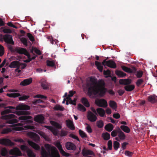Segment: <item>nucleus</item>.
<instances>
[{
    "label": "nucleus",
    "instance_id": "0eeeda50",
    "mask_svg": "<svg viewBox=\"0 0 157 157\" xmlns=\"http://www.w3.org/2000/svg\"><path fill=\"white\" fill-rule=\"evenodd\" d=\"M27 134L28 136L36 142L38 143L40 141V137L37 134L34 132H28Z\"/></svg>",
    "mask_w": 157,
    "mask_h": 157
},
{
    "label": "nucleus",
    "instance_id": "5701e85b",
    "mask_svg": "<svg viewBox=\"0 0 157 157\" xmlns=\"http://www.w3.org/2000/svg\"><path fill=\"white\" fill-rule=\"evenodd\" d=\"M119 83L121 84H129L131 83V81L129 79H120Z\"/></svg>",
    "mask_w": 157,
    "mask_h": 157
},
{
    "label": "nucleus",
    "instance_id": "6e6d98bb",
    "mask_svg": "<svg viewBox=\"0 0 157 157\" xmlns=\"http://www.w3.org/2000/svg\"><path fill=\"white\" fill-rule=\"evenodd\" d=\"M29 97V96L28 95H23L19 97V99L20 100H24L27 99Z\"/></svg>",
    "mask_w": 157,
    "mask_h": 157
},
{
    "label": "nucleus",
    "instance_id": "79ce46f5",
    "mask_svg": "<svg viewBox=\"0 0 157 157\" xmlns=\"http://www.w3.org/2000/svg\"><path fill=\"white\" fill-rule=\"evenodd\" d=\"M26 66L27 65L26 63H23L19 62L18 68L19 69H23L25 68L26 67Z\"/></svg>",
    "mask_w": 157,
    "mask_h": 157
},
{
    "label": "nucleus",
    "instance_id": "7c9ffc66",
    "mask_svg": "<svg viewBox=\"0 0 157 157\" xmlns=\"http://www.w3.org/2000/svg\"><path fill=\"white\" fill-rule=\"evenodd\" d=\"M95 63L98 70L101 72H102L103 71V67L101 65V63L98 61H95Z\"/></svg>",
    "mask_w": 157,
    "mask_h": 157
},
{
    "label": "nucleus",
    "instance_id": "dca6fc26",
    "mask_svg": "<svg viewBox=\"0 0 157 157\" xmlns=\"http://www.w3.org/2000/svg\"><path fill=\"white\" fill-rule=\"evenodd\" d=\"M66 147L69 150H75L76 148L75 146L73 143L68 142L66 143Z\"/></svg>",
    "mask_w": 157,
    "mask_h": 157
},
{
    "label": "nucleus",
    "instance_id": "f8f14e48",
    "mask_svg": "<svg viewBox=\"0 0 157 157\" xmlns=\"http://www.w3.org/2000/svg\"><path fill=\"white\" fill-rule=\"evenodd\" d=\"M34 121L40 123H42L44 122V117L42 115H37L34 117Z\"/></svg>",
    "mask_w": 157,
    "mask_h": 157
},
{
    "label": "nucleus",
    "instance_id": "f03ea898",
    "mask_svg": "<svg viewBox=\"0 0 157 157\" xmlns=\"http://www.w3.org/2000/svg\"><path fill=\"white\" fill-rule=\"evenodd\" d=\"M86 86L89 87L88 94L90 98H93L96 95L102 96L105 93L106 89L105 88V83L102 80L97 79L93 77L90 78L89 82L86 83Z\"/></svg>",
    "mask_w": 157,
    "mask_h": 157
},
{
    "label": "nucleus",
    "instance_id": "aec40b11",
    "mask_svg": "<svg viewBox=\"0 0 157 157\" xmlns=\"http://www.w3.org/2000/svg\"><path fill=\"white\" fill-rule=\"evenodd\" d=\"M45 127L48 129L50 130L54 135H57L58 134V130L52 127L48 126H45Z\"/></svg>",
    "mask_w": 157,
    "mask_h": 157
},
{
    "label": "nucleus",
    "instance_id": "393cba45",
    "mask_svg": "<svg viewBox=\"0 0 157 157\" xmlns=\"http://www.w3.org/2000/svg\"><path fill=\"white\" fill-rule=\"evenodd\" d=\"M105 128L106 131L111 132L113 130V126L111 124L109 123L105 126Z\"/></svg>",
    "mask_w": 157,
    "mask_h": 157
},
{
    "label": "nucleus",
    "instance_id": "37998d69",
    "mask_svg": "<svg viewBox=\"0 0 157 157\" xmlns=\"http://www.w3.org/2000/svg\"><path fill=\"white\" fill-rule=\"evenodd\" d=\"M78 110L82 112L85 111L86 110V108L80 104L78 105Z\"/></svg>",
    "mask_w": 157,
    "mask_h": 157
},
{
    "label": "nucleus",
    "instance_id": "f257e3e1",
    "mask_svg": "<svg viewBox=\"0 0 157 157\" xmlns=\"http://www.w3.org/2000/svg\"><path fill=\"white\" fill-rule=\"evenodd\" d=\"M5 110L2 111L1 114L2 116L1 118L2 119L9 120L6 123L12 124V128H7L3 129L1 132V134H6L12 131H22L24 130V127L26 129H33L35 128L32 125L24 126V124H28L32 123L33 121V117L30 116H23L19 117L18 119L22 120V123H18L17 120L13 119L16 116L13 114L6 115L9 113H14L18 116L28 115L30 114L29 112L26 110H29L30 107L29 106L24 104L19 105L15 108L14 107L9 106L5 107Z\"/></svg>",
    "mask_w": 157,
    "mask_h": 157
},
{
    "label": "nucleus",
    "instance_id": "1a4fd4ad",
    "mask_svg": "<svg viewBox=\"0 0 157 157\" xmlns=\"http://www.w3.org/2000/svg\"><path fill=\"white\" fill-rule=\"evenodd\" d=\"M0 144L5 146H13L14 145L13 143L10 140L7 138L0 139Z\"/></svg>",
    "mask_w": 157,
    "mask_h": 157
},
{
    "label": "nucleus",
    "instance_id": "72a5a7b5",
    "mask_svg": "<svg viewBox=\"0 0 157 157\" xmlns=\"http://www.w3.org/2000/svg\"><path fill=\"white\" fill-rule=\"evenodd\" d=\"M6 95L10 97L15 98L19 96L20 94L18 93H15L11 94H7Z\"/></svg>",
    "mask_w": 157,
    "mask_h": 157
},
{
    "label": "nucleus",
    "instance_id": "4c0bfd02",
    "mask_svg": "<svg viewBox=\"0 0 157 157\" xmlns=\"http://www.w3.org/2000/svg\"><path fill=\"white\" fill-rule=\"evenodd\" d=\"M17 52L21 54H25L27 52L26 49L24 48H20L17 49Z\"/></svg>",
    "mask_w": 157,
    "mask_h": 157
},
{
    "label": "nucleus",
    "instance_id": "c9c22d12",
    "mask_svg": "<svg viewBox=\"0 0 157 157\" xmlns=\"http://www.w3.org/2000/svg\"><path fill=\"white\" fill-rule=\"evenodd\" d=\"M102 136L103 139L105 140H108L110 138V134L108 132H105L103 133Z\"/></svg>",
    "mask_w": 157,
    "mask_h": 157
},
{
    "label": "nucleus",
    "instance_id": "ddd939ff",
    "mask_svg": "<svg viewBox=\"0 0 157 157\" xmlns=\"http://www.w3.org/2000/svg\"><path fill=\"white\" fill-rule=\"evenodd\" d=\"M122 68L124 71L129 73H135L136 71V68L134 67L130 68L125 66H122Z\"/></svg>",
    "mask_w": 157,
    "mask_h": 157
},
{
    "label": "nucleus",
    "instance_id": "338daca9",
    "mask_svg": "<svg viewBox=\"0 0 157 157\" xmlns=\"http://www.w3.org/2000/svg\"><path fill=\"white\" fill-rule=\"evenodd\" d=\"M14 141L17 142H19L21 143H23L24 142V140L22 139H17L14 140Z\"/></svg>",
    "mask_w": 157,
    "mask_h": 157
},
{
    "label": "nucleus",
    "instance_id": "c85d7f7f",
    "mask_svg": "<svg viewBox=\"0 0 157 157\" xmlns=\"http://www.w3.org/2000/svg\"><path fill=\"white\" fill-rule=\"evenodd\" d=\"M53 109L55 111H63L64 108L60 105H56L54 107Z\"/></svg>",
    "mask_w": 157,
    "mask_h": 157
},
{
    "label": "nucleus",
    "instance_id": "c756f323",
    "mask_svg": "<svg viewBox=\"0 0 157 157\" xmlns=\"http://www.w3.org/2000/svg\"><path fill=\"white\" fill-rule=\"evenodd\" d=\"M82 154L84 156H86L88 155H93L94 153L93 151L91 150H87L84 151H83Z\"/></svg>",
    "mask_w": 157,
    "mask_h": 157
},
{
    "label": "nucleus",
    "instance_id": "680f3d73",
    "mask_svg": "<svg viewBox=\"0 0 157 157\" xmlns=\"http://www.w3.org/2000/svg\"><path fill=\"white\" fill-rule=\"evenodd\" d=\"M69 100L70 101H69V103L71 104H72L74 105H76V98H74V100H72L71 99L70 100Z\"/></svg>",
    "mask_w": 157,
    "mask_h": 157
},
{
    "label": "nucleus",
    "instance_id": "a18cd8bd",
    "mask_svg": "<svg viewBox=\"0 0 157 157\" xmlns=\"http://www.w3.org/2000/svg\"><path fill=\"white\" fill-rule=\"evenodd\" d=\"M47 66L53 67L55 66V63L53 61L48 60L47 61Z\"/></svg>",
    "mask_w": 157,
    "mask_h": 157
},
{
    "label": "nucleus",
    "instance_id": "bb28decb",
    "mask_svg": "<svg viewBox=\"0 0 157 157\" xmlns=\"http://www.w3.org/2000/svg\"><path fill=\"white\" fill-rule=\"evenodd\" d=\"M109 105L114 110H116L117 108V105L115 102L113 101H109Z\"/></svg>",
    "mask_w": 157,
    "mask_h": 157
},
{
    "label": "nucleus",
    "instance_id": "412c9836",
    "mask_svg": "<svg viewBox=\"0 0 157 157\" xmlns=\"http://www.w3.org/2000/svg\"><path fill=\"white\" fill-rule=\"evenodd\" d=\"M19 61H14L12 62L10 64L9 67L11 68H18Z\"/></svg>",
    "mask_w": 157,
    "mask_h": 157
},
{
    "label": "nucleus",
    "instance_id": "0e129e2a",
    "mask_svg": "<svg viewBox=\"0 0 157 157\" xmlns=\"http://www.w3.org/2000/svg\"><path fill=\"white\" fill-rule=\"evenodd\" d=\"M86 124L87 125L86 127V131L89 133H91L92 132V130L91 127L89 125L87 124Z\"/></svg>",
    "mask_w": 157,
    "mask_h": 157
},
{
    "label": "nucleus",
    "instance_id": "09e8293b",
    "mask_svg": "<svg viewBox=\"0 0 157 157\" xmlns=\"http://www.w3.org/2000/svg\"><path fill=\"white\" fill-rule=\"evenodd\" d=\"M120 144L117 141H115L113 143V147L114 149L117 150L119 147Z\"/></svg>",
    "mask_w": 157,
    "mask_h": 157
},
{
    "label": "nucleus",
    "instance_id": "7ed1b4c3",
    "mask_svg": "<svg viewBox=\"0 0 157 157\" xmlns=\"http://www.w3.org/2000/svg\"><path fill=\"white\" fill-rule=\"evenodd\" d=\"M45 148H41V154L42 157H60L56 148L53 146L46 144L44 145Z\"/></svg>",
    "mask_w": 157,
    "mask_h": 157
},
{
    "label": "nucleus",
    "instance_id": "e433bc0d",
    "mask_svg": "<svg viewBox=\"0 0 157 157\" xmlns=\"http://www.w3.org/2000/svg\"><path fill=\"white\" fill-rule=\"evenodd\" d=\"M28 156L29 157H35V155L33 151L30 149H29L26 152Z\"/></svg>",
    "mask_w": 157,
    "mask_h": 157
},
{
    "label": "nucleus",
    "instance_id": "a878e982",
    "mask_svg": "<svg viewBox=\"0 0 157 157\" xmlns=\"http://www.w3.org/2000/svg\"><path fill=\"white\" fill-rule=\"evenodd\" d=\"M135 88V86L133 85H130L126 86L124 87L126 90L128 91H131Z\"/></svg>",
    "mask_w": 157,
    "mask_h": 157
},
{
    "label": "nucleus",
    "instance_id": "4be33fe9",
    "mask_svg": "<svg viewBox=\"0 0 157 157\" xmlns=\"http://www.w3.org/2000/svg\"><path fill=\"white\" fill-rule=\"evenodd\" d=\"M38 133L40 136L44 138L45 140L47 141H49L50 140V139L48 136L46 135L44 132L41 131H39L38 132Z\"/></svg>",
    "mask_w": 157,
    "mask_h": 157
},
{
    "label": "nucleus",
    "instance_id": "58836bf2",
    "mask_svg": "<svg viewBox=\"0 0 157 157\" xmlns=\"http://www.w3.org/2000/svg\"><path fill=\"white\" fill-rule=\"evenodd\" d=\"M134 73L135 74V75L138 78H140L141 77L143 74V71H136V72Z\"/></svg>",
    "mask_w": 157,
    "mask_h": 157
},
{
    "label": "nucleus",
    "instance_id": "a19ab883",
    "mask_svg": "<svg viewBox=\"0 0 157 157\" xmlns=\"http://www.w3.org/2000/svg\"><path fill=\"white\" fill-rule=\"evenodd\" d=\"M20 148L23 152H26L29 149L28 147L24 145H21V146Z\"/></svg>",
    "mask_w": 157,
    "mask_h": 157
},
{
    "label": "nucleus",
    "instance_id": "423d86ee",
    "mask_svg": "<svg viewBox=\"0 0 157 157\" xmlns=\"http://www.w3.org/2000/svg\"><path fill=\"white\" fill-rule=\"evenodd\" d=\"M9 153L10 155H13L14 156H21L22 155L21 151L17 147H15L10 150L9 151Z\"/></svg>",
    "mask_w": 157,
    "mask_h": 157
},
{
    "label": "nucleus",
    "instance_id": "5fc2aeb1",
    "mask_svg": "<svg viewBox=\"0 0 157 157\" xmlns=\"http://www.w3.org/2000/svg\"><path fill=\"white\" fill-rule=\"evenodd\" d=\"M144 82V80L141 78L137 80L136 82V85L138 86H140Z\"/></svg>",
    "mask_w": 157,
    "mask_h": 157
},
{
    "label": "nucleus",
    "instance_id": "473e14b6",
    "mask_svg": "<svg viewBox=\"0 0 157 157\" xmlns=\"http://www.w3.org/2000/svg\"><path fill=\"white\" fill-rule=\"evenodd\" d=\"M50 123L51 124L57 128L60 129L62 128L61 125L59 124L55 121H50Z\"/></svg>",
    "mask_w": 157,
    "mask_h": 157
},
{
    "label": "nucleus",
    "instance_id": "c03bdc74",
    "mask_svg": "<svg viewBox=\"0 0 157 157\" xmlns=\"http://www.w3.org/2000/svg\"><path fill=\"white\" fill-rule=\"evenodd\" d=\"M41 86L44 89H47L48 88V84L46 81L43 82L41 83Z\"/></svg>",
    "mask_w": 157,
    "mask_h": 157
},
{
    "label": "nucleus",
    "instance_id": "b1692460",
    "mask_svg": "<svg viewBox=\"0 0 157 157\" xmlns=\"http://www.w3.org/2000/svg\"><path fill=\"white\" fill-rule=\"evenodd\" d=\"M4 38L5 40L9 43H11L13 41L12 36L10 35H5Z\"/></svg>",
    "mask_w": 157,
    "mask_h": 157
},
{
    "label": "nucleus",
    "instance_id": "ea45409f",
    "mask_svg": "<svg viewBox=\"0 0 157 157\" xmlns=\"http://www.w3.org/2000/svg\"><path fill=\"white\" fill-rule=\"evenodd\" d=\"M75 93V91H69V94L66 98L67 100L71 99V97L73 96L74 94Z\"/></svg>",
    "mask_w": 157,
    "mask_h": 157
},
{
    "label": "nucleus",
    "instance_id": "f704fd0d",
    "mask_svg": "<svg viewBox=\"0 0 157 157\" xmlns=\"http://www.w3.org/2000/svg\"><path fill=\"white\" fill-rule=\"evenodd\" d=\"M116 74L120 77H124L126 76V74L122 71H117L116 72Z\"/></svg>",
    "mask_w": 157,
    "mask_h": 157
},
{
    "label": "nucleus",
    "instance_id": "774afa93",
    "mask_svg": "<svg viewBox=\"0 0 157 157\" xmlns=\"http://www.w3.org/2000/svg\"><path fill=\"white\" fill-rule=\"evenodd\" d=\"M48 39L49 40L52 44H54V40L53 39L52 36H48Z\"/></svg>",
    "mask_w": 157,
    "mask_h": 157
},
{
    "label": "nucleus",
    "instance_id": "4d7b16f0",
    "mask_svg": "<svg viewBox=\"0 0 157 157\" xmlns=\"http://www.w3.org/2000/svg\"><path fill=\"white\" fill-rule=\"evenodd\" d=\"M2 32L5 33H12V31L10 29L4 28L2 29Z\"/></svg>",
    "mask_w": 157,
    "mask_h": 157
},
{
    "label": "nucleus",
    "instance_id": "6ab92c4d",
    "mask_svg": "<svg viewBox=\"0 0 157 157\" xmlns=\"http://www.w3.org/2000/svg\"><path fill=\"white\" fill-rule=\"evenodd\" d=\"M97 111L99 116L101 117H103L105 114L104 110L101 108H99L97 109Z\"/></svg>",
    "mask_w": 157,
    "mask_h": 157
},
{
    "label": "nucleus",
    "instance_id": "f3484780",
    "mask_svg": "<svg viewBox=\"0 0 157 157\" xmlns=\"http://www.w3.org/2000/svg\"><path fill=\"white\" fill-rule=\"evenodd\" d=\"M56 146L58 148L59 150L60 153L64 156H66L68 154L63 149L62 147L61 144L59 143H56Z\"/></svg>",
    "mask_w": 157,
    "mask_h": 157
},
{
    "label": "nucleus",
    "instance_id": "39448f33",
    "mask_svg": "<svg viewBox=\"0 0 157 157\" xmlns=\"http://www.w3.org/2000/svg\"><path fill=\"white\" fill-rule=\"evenodd\" d=\"M102 64L104 66H106L111 68H115L117 67L116 64L113 60L106 61L105 59L103 60Z\"/></svg>",
    "mask_w": 157,
    "mask_h": 157
},
{
    "label": "nucleus",
    "instance_id": "6e6552de",
    "mask_svg": "<svg viewBox=\"0 0 157 157\" xmlns=\"http://www.w3.org/2000/svg\"><path fill=\"white\" fill-rule=\"evenodd\" d=\"M95 103L98 106L103 107H106L108 105L106 101L104 99L96 100Z\"/></svg>",
    "mask_w": 157,
    "mask_h": 157
},
{
    "label": "nucleus",
    "instance_id": "2eb2a0df",
    "mask_svg": "<svg viewBox=\"0 0 157 157\" xmlns=\"http://www.w3.org/2000/svg\"><path fill=\"white\" fill-rule=\"evenodd\" d=\"M66 125L67 127L71 130L75 129L73 122L70 120H67L66 121Z\"/></svg>",
    "mask_w": 157,
    "mask_h": 157
},
{
    "label": "nucleus",
    "instance_id": "9b49d317",
    "mask_svg": "<svg viewBox=\"0 0 157 157\" xmlns=\"http://www.w3.org/2000/svg\"><path fill=\"white\" fill-rule=\"evenodd\" d=\"M32 81L33 80L31 78L25 79L21 82L20 85L24 86L29 85L32 82Z\"/></svg>",
    "mask_w": 157,
    "mask_h": 157
},
{
    "label": "nucleus",
    "instance_id": "603ef678",
    "mask_svg": "<svg viewBox=\"0 0 157 157\" xmlns=\"http://www.w3.org/2000/svg\"><path fill=\"white\" fill-rule=\"evenodd\" d=\"M103 122L101 120L98 121L97 122V126L99 128H102L103 126Z\"/></svg>",
    "mask_w": 157,
    "mask_h": 157
},
{
    "label": "nucleus",
    "instance_id": "9d476101",
    "mask_svg": "<svg viewBox=\"0 0 157 157\" xmlns=\"http://www.w3.org/2000/svg\"><path fill=\"white\" fill-rule=\"evenodd\" d=\"M87 117L88 119L91 122L95 121L97 119L96 115L90 111L88 112Z\"/></svg>",
    "mask_w": 157,
    "mask_h": 157
},
{
    "label": "nucleus",
    "instance_id": "de8ad7c7",
    "mask_svg": "<svg viewBox=\"0 0 157 157\" xmlns=\"http://www.w3.org/2000/svg\"><path fill=\"white\" fill-rule=\"evenodd\" d=\"M8 151L5 148H2L1 150V154L2 156H5L7 154Z\"/></svg>",
    "mask_w": 157,
    "mask_h": 157
},
{
    "label": "nucleus",
    "instance_id": "4468645a",
    "mask_svg": "<svg viewBox=\"0 0 157 157\" xmlns=\"http://www.w3.org/2000/svg\"><path fill=\"white\" fill-rule=\"evenodd\" d=\"M27 142L35 150H38L40 149V147L38 144L30 140H28Z\"/></svg>",
    "mask_w": 157,
    "mask_h": 157
},
{
    "label": "nucleus",
    "instance_id": "bf43d9fd",
    "mask_svg": "<svg viewBox=\"0 0 157 157\" xmlns=\"http://www.w3.org/2000/svg\"><path fill=\"white\" fill-rule=\"evenodd\" d=\"M67 131L62 130L60 132V135L61 136H64L67 135Z\"/></svg>",
    "mask_w": 157,
    "mask_h": 157
},
{
    "label": "nucleus",
    "instance_id": "8fccbe9b",
    "mask_svg": "<svg viewBox=\"0 0 157 157\" xmlns=\"http://www.w3.org/2000/svg\"><path fill=\"white\" fill-rule=\"evenodd\" d=\"M79 132L80 136L82 138H85L87 137V135L85 133L81 130H79Z\"/></svg>",
    "mask_w": 157,
    "mask_h": 157
},
{
    "label": "nucleus",
    "instance_id": "49530a36",
    "mask_svg": "<svg viewBox=\"0 0 157 157\" xmlns=\"http://www.w3.org/2000/svg\"><path fill=\"white\" fill-rule=\"evenodd\" d=\"M27 36L29 38V40L32 42H34L35 40L33 36L29 33H28L27 34Z\"/></svg>",
    "mask_w": 157,
    "mask_h": 157
},
{
    "label": "nucleus",
    "instance_id": "69168bd1",
    "mask_svg": "<svg viewBox=\"0 0 157 157\" xmlns=\"http://www.w3.org/2000/svg\"><path fill=\"white\" fill-rule=\"evenodd\" d=\"M125 154L128 157L131 156L132 155V153L128 151H125Z\"/></svg>",
    "mask_w": 157,
    "mask_h": 157
},
{
    "label": "nucleus",
    "instance_id": "e2e57ef3",
    "mask_svg": "<svg viewBox=\"0 0 157 157\" xmlns=\"http://www.w3.org/2000/svg\"><path fill=\"white\" fill-rule=\"evenodd\" d=\"M108 146L109 149L111 150L112 148V143L111 140H109L108 142Z\"/></svg>",
    "mask_w": 157,
    "mask_h": 157
},
{
    "label": "nucleus",
    "instance_id": "a211bd4d",
    "mask_svg": "<svg viewBox=\"0 0 157 157\" xmlns=\"http://www.w3.org/2000/svg\"><path fill=\"white\" fill-rule=\"evenodd\" d=\"M157 96L155 95H151L148 97V101L151 103H154L157 101Z\"/></svg>",
    "mask_w": 157,
    "mask_h": 157
},
{
    "label": "nucleus",
    "instance_id": "cd10ccee",
    "mask_svg": "<svg viewBox=\"0 0 157 157\" xmlns=\"http://www.w3.org/2000/svg\"><path fill=\"white\" fill-rule=\"evenodd\" d=\"M82 103L86 107H89L90 106L89 103L86 98H83L81 100Z\"/></svg>",
    "mask_w": 157,
    "mask_h": 157
},
{
    "label": "nucleus",
    "instance_id": "3c124183",
    "mask_svg": "<svg viewBox=\"0 0 157 157\" xmlns=\"http://www.w3.org/2000/svg\"><path fill=\"white\" fill-rule=\"evenodd\" d=\"M4 53V50L3 47L0 44V56L3 55ZM1 61V60L0 58V63Z\"/></svg>",
    "mask_w": 157,
    "mask_h": 157
},
{
    "label": "nucleus",
    "instance_id": "13d9d810",
    "mask_svg": "<svg viewBox=\"0 0 157 157\" xmlns=\"http://www.w3.org/2000/svg\"><path fill=\"white\" fill-rule=\"evenodd\" d=\"M34 98H40L41 99H46L47 97L46 96L42 95L41 94H37L34 96Z\"/></svg>",
    "mask_w": 157,
    "mask_h": 157
},
{
    "label": "nucleus",
    "instance_id": "052dcab7",
    "mask_svg": "<svg viewBox=\"0 0 157 157\" xmlns=\"http://www.w3.org/2000/svg\"><path fill=\"white\" fill-rule=\"evenodd\" d=\"M104 74L105 75H107V77H110L111 75V72L109 70H104L103 71Z\"/></svg>",
    "mask_w": 157,
    "mask_h": 157
},
{
    "label": "nucleus",
    "instance_id": "864d4df0",
    "mask_svg": "<svg viewBox=\"0 0 157 157\" xmlns=\"http://www.w3.org/2000/svg\"><path fill=\"white\" fill-rule=\"evenodd\" d=\"M21 41L23 44L25 46L28 45V42L27 39L25 37H22L21 39Z\"/></svg>",
    "mask_w": 157,
    "mask_h": 157
},
{
    "label": "nucleus",
    "instance_id": "2f4dec72",
    "mask_svg": "<svg viewBox=\"0 0 157 157\" xmlns=\"http://www.w3.org/2000/svg\"><path fill=\"white\" fill-rule=\"evenodd\" d=\"M121 129L124 132L128 133L130 132L129 128L127 126L125 125H121L120 127Z\"/></svg>",
    "mask_w": 157,
    "mask_h": 157
},
{
    "label": "nucleus",
    "instance_id": "20e7f679",
    "mask_svg": "<svg viewBox=\"0 0 157 157\" xmlns=\"http://www.w3.org/2000/svg\"><path fill=\"white\" fill-rule=\"evenodd\" d=\"M111 135L113 137L117 136L115 139L118 141L124 140L125 138L124 134L119 128H118V129L116 130H113L111 133Z\"/></svg>",
    "mask_w": 157,
    "mask_h": 157
}]
</instances>
